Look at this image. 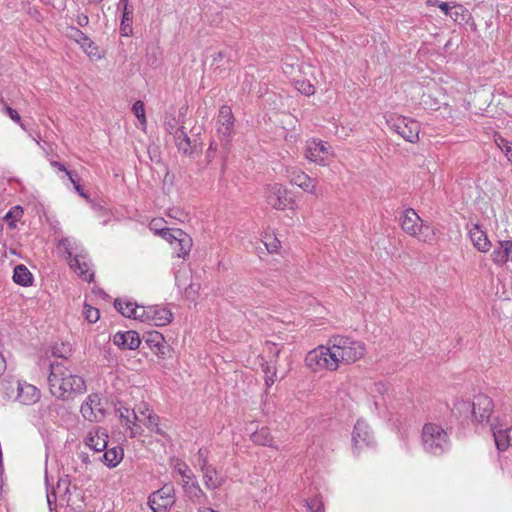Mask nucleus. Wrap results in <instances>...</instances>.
Returning a JSON list of instances; mask_svg holds the SVG:
<instances>
[{"label": "nucleus", "instance_id": "obj_8", "mask_svg": "<svg viewBox=\"0 0 512 512\" xmlns=\"http://www.w3.org/2000/svg\"><path fill=\"white\" fill-rule=\"evenodd\" d=\"M174 503L175 489L172 484H165L153 492L148 499V504L153 512H169Z\"/></svg>", "mask_w": 512, "mask_h": 512}, {"label": "nucleus", "instance_id": "obj_15", "mask_svg": "<svg viewBox=\"0 0 512 512\" xmlns=\"http://www.w3.org/2000/svg\"><path fill=\"white\" fill-rule=\"evenodd\" d=\"M146 345L160 358H165L170 348L163 335L158 331H149L144 335Z\"/></svg>", "mask_w": 512, "mask_h": 512}, {"label": "nucleus", "instance_id": "obj_9", "mask_svg": "<svg viewBox=\"0 0 512 512\" xmlns=\"http://www.w3.org/2000/svg\"><path fill=\"white\" fill-rule=\"evenodd\" d=\"M352 445L354 454H359L363 447H373L375 445L373 432L364 420L359 419L354 425Z\"/></svg>", "mask_w": 512, "mask_h": 512}, {"label": "nucleus", "instance_id": "obj_61", "mask_svg": "<svg viewBox=\"0 0 512 512\" xmlns=\"http://www.w3.org/2000/svg\"><path fill=\"white\" fill-rule=\"evenodd\" d=\"M6 369V361L3 355L0 353V376L4 373Z\"/></svg>", "mask_w": 512, "mask_h": 512}, {"label": "nucleus", "instance_id": "obj_34", "mask_svg": "<svg viewBox=\"0 0 512 512\" xmlns=\"http://www.w3.org/2000/svg\"><path fill=\"white\" fill-rule=\"evenodd\" d=\"M295 88L306 96H311L315 93V87L307 80H297Z\"/></svg>", "mask_w": 512, "mask_h": 512}, {"label": "nucleus", "instance_id": "obj_7", "mask_svg": "<svg viewBox=\"0 0 512 512\" xmlns=\"http://www.w3.org/2000/svg\"><path fill=\"white\" fill-rule=\"evenodd\" d=\"M267 203L276 210L294 209L296 202L289 190L280 183L269 184L265 188Z\"/></svg>", "mask_w": 512, "mask_h": 512}, {"label": "nucleus", "instance_id": "obj_49", "mask_svg": "<svg viewBox=\"0 0 512 512\" xmlns=\"http://www.w3.org/2000/svg\"><path fill=\"white\" fill-rule=\"evenodd\" d=\"M66 175L68 176L70 182L74 186V189L79 193V195L86 198L87 195L84 193L83 188L77 180V174L73 173L72 171H66Z\"/></svg>", "mask_w": 512, "mask_h": 512}, {"label": "nucleus", "instance_id": "obj_16", "mask_svg": "<svg viewBox=\"0 0 512 512\" xmlns=\"http://www.w3.org/2000/svg\"><path fill=\"white\" fill-rule=\"evenodd\" d=\"M474 411L478 413L475 415V422H483L488 420L493 411V401L485 394H478L474 397L472 402Z\"/></svg>", "mask_w": 512, "mask_h": 512}, {"label": "nucleus", "instance_id": "obj_30", "mask_svg": "<svg viewBox=\"0 0 512 512\" xmlns=\"http://www.w3.org/2000/svg\"><path fill=\"white\" fill-rule=\"evenodd\" d=\"M13 281L18 285L28 287L33 284V275L25 265L19 264L14 268Z\"/></svg>", "mask_w": 512, "mask_h": 512}, {"label": "nucleus", "instance_id": "obj_52", "mask_svg": "<svg viewBox=\"0 0 512 512\" xmlns=\"http://www.w3.org/2000/svg\"><path fill=\"white\" fill-rule=\"evenodd\" d=\"M199 288V284L191 283L185 290L186 297L194 299L195 296L198 294Z\"/></svg>", "mask_w": 512, "mask_h": 512}, {"label": "nucleus", "instance_id": "obj_63", "mask_svg": "<svg viewBox=\"0 0 512 512\" xmlns=\"http://www.w3.org/2000/svg\"><path fill=\"white\" fill-rule=\"evenodd\" d=\"M48 504L51 505L52 501H56V494L52 492L51 494H47Z\"/></svg>", "mask_w": 512, "mask_h": 512}, {"label": "nucleus", "instance_id": "obj_48", "mask_svg": "<svg viewBox=\"0 0 512 512\" xmlns=\"http://www.w3.org/2000/svg\"><path fill=\"white\" fill-rule=\"evenodd\" d=\"M207 454H208V451H207V449H204V448H200L197 453V463H198V466L200 467V470L210 466L208 464Z\"/></svg>", "mask_w": 512, "mask_h": 512}, {"label": "nucleus", "instance_id": "obj_42", "mask_svg": "<svg viewBox=\"0 0 512 512\" xmlns=\"http://www.w3.org/2000/svg\"><path fill=\"white\" fill-rule=\"evenodd\" d=\"M501 248L504 254V265L508 262H512V240H501Z\"/></svg>", "mask_w": 512, "mask_h": 512}, {"label": "nucleus", "instance_id": "obj_12", "mask_svg": "<svg viewBox=\"0 0 512 512\" xmlns=\"http://www.w3.org/2000/svg\"><path fill=\"white\" fill-rule=\"evenodd\" d=\"M234 126V116L229 106H222L218 115V129L217 132L228 143L231 139Z\"/></svg>", "mask_w": 512, "mask_h": 512}, {"label": "nucleus", "instance_id": "obj_51", "mask_svg": "<svg viewBox=\"0 0 512 512\" xmlns=\"http://www.w3.org/2000/svg\"><path fill=\"white\" fill-rule=\"evenodd\" d=\"M495 143L504 154H506V150H510V148H512V142L506 140L502 136H497L495 138Z\"/></svg>", "mask_w": 512, "mask_h": 512}, {"label": "nucleus", "instance_id": "obj_40", "mask_svg": "<svg viewBox=\"0 0 512 512\" xmlns=\"http://www.w3.org/2000/svg\"><path fill=\"white\" fill-rule=\"evenodd\" d=\"M119 417L124 425H129L135 420L133 419L132 410L126 407H120L118 409Z\"/></svg>", "mask_w": 512, "mask_h": 512}, {"label": "nucleus", "instance_id": "obj_1", "mask_svg": "<svg viewBox=\"0 0 512 512\" xmlns=\"http://www.w3.org/2000/svg\"><path fill=\"white\" fill-rule=\"evenodd\" d=\"M48 383L51 393L63 400L71 398L74 394L83 393L86 389L83 378L72 374L60 362L50 364Z\"/></svg>", "mask_w": 512, "mask_h": 512}, {"label": "nucleus", "instance_id": "obj_45", "mask_svg": "<svg viewBox=\"0 0 512 512\" xmlns=\"http://www.w3.org/2000/svg\"><path fill=\"white\" fill-rule=\"evenodd\" d=\"M176 229H170V228H160L159 229V235L162 236L165 240H167L171 245L175 240L178 238V235L175 234Z\"/></svg>", "mask_w": 512, "mask_h": 512}, {"label": "nucleus", "instance_id": "obj_26", "mask_svg": "<svg viewBox=\"0 0 512 512\" xmlns=\"http://www.w3.org/2000/svg\"><path fill=\"white\" fill-rule=\"evenodd\" d=\"M103 451L105 452L99 459L109 468L116 467L124 456L123 448L120 446L107 447Z\"/></svg>", "mask_w": 512, "mask_h": 512}, {"label": "nucleus", "instance_id": "obj_36", "mask_svg": "<svg viewBox=\"0 0 512 512\" xmlns=\"http://www.w3.org/2000/svg\"><path fill=\"white\" fill-rule=\"evenodd\" d=\"M83 314L89 323H95L99 320L100 313L97 308H94L88 304L84 305Z\"/></svg>", "mask_w": 512, "mask_h": 512}, {"label": "nucleus", "instance_id": "obj_20", "mask_svg": "<svg viewBox=\"0 0 512 512\" xmlns=\"http://www.w3.org/2000/svg\"><path fill=\"white\" fill-rule=\"evenodd\" d=\"M182 487L185 495L191 502L200 505V507L206 506L208 503V496L197 482H189L188 480H185L184 483H182Z\"/></svg>", "mask_w": 512, "mask_h": 512}, {"label": "nucleus", "instance_id": "obj_32", "mask_svg": "<svg viewBox=\"0 0 512 512\" xmlns=\"http://www.w3.org/2000/svg\"><path fill=\"white\" fill-rule=\"evenodd\" d=\"M251 439L254 443L263 446H273V438L268 428L263 427L260 430L255 431L251 435Z\"/></svg>", "mask_w": 512, "mask_h": 512}, {"label": "nucleus", "instance_id": "obj_5", "mask_svg": "<svg viewBox=\"0 0 512 512\" xmlns=\"http://www.w3.org/2000/svg\"><path fill=\"white\" fill-rule=\"evenodd\" d=\"M332 353L330 344L328 346L321 345L307 353L305 363L313 372L335 371L338 365Z\"/></svg>", "mask_w": 512, "mask_h": 512}, {"label": "nucleus", "instance_id": "obj_38", "mask_svg": "<svg viewBox=\"0 0 512 512\" xmlns=\"http://www.w3.org/2000/svg\"><path fill=\"white\" fill-rule=\"evenodd\" d=\"M132 111L141 123H146L145 108L142 101H136L133 104Z\"/></svg>", "mask_w": 512, "mask_h": 512}, {"label": "nucleus", "instance_id": "obj_46", "mask_svg": "<svg viewBox=\"0 0 512 512\" xmlns=\"http://www.w3.org/2000/svg\"><path fill=\"white\" fill-rule=\"evenodd\" d=\"M264 244L270 253L277 252L280 248V241L276 237L266 236Z\"/></svg>", "mask_w": 512, "mask_h": 512}, {"label": "nucleus", "instance_id": "obj_54", "mask_svg": "<svg viewBox=\"0 0 512 512\" xmlns=\"http://www.w3.org/2000/svg\"><path fill=\"white\" fill-rule=\"evenodd\" d=\"M62 349L63 350H60L59 348H54L53 355L55 357L66 358L67 354L71 352V349L68 347H65L64 345H63Z\"/></svg>", "mask_w": 512, "mask_h": 512}, {"label": "nucleus", "instance_id": "obj_57", "mask_svg": "<svg viewBox=\"0 0 512 512\" xmlns=\"http://www.w3.org/2000/svg\"><path fill=\"white\" fill-rule=\"evenodd\" d=\"M50 164H51L54 168L58 169L59 171L64 172L65 174H66V171H68V170L66 169L65 165H64L63 163H61V162H58V161H51V162H50Z\"/></svg>", "mask_w": 512, "mask_h": 512}, {"label": "nucleus", "instance_id": "obj_29", "mask_svg": "<svg viewBox=\"0 0 512 512\" xmlns=\"http://www.w3.org/2000/svg\"><path fill=\"white\" fill-rule=\"evenodd\" d=\"M174 141L178 150L184 155H192L196 148V141L193 143L185 130H177Z\"/></svg>", "mask_w": 512, "mask_h": 512}, {"label": "nucleus", "instance_id": "obj_4", "mask_svg": "<svg viewBox=\"0 0 512 512\" xmlns=\"http://www.w3.org/2000/svg\"><path fill=\"white\" fill-rule=\"evenodd\" d=\"M421 438L423 449L435 456L442 455L450 447L448 433L435 423H426L423 426Z\"/></svg>", "mask_w": 512, "mask_h": 512}, {"label": "nucleus", "instance_id": "obj_44", "mask_svg": "<svg viewBox=\"0 0 512 512\" xmlns=\"http://www.w3.org/2000/svg\"><path fill=\"white\" fill-rule=\"evenodd\" d=\"M5 111H6L7 115L10 117V119H11V120H13V121H14V122H16L17 124H19V125H20V127H21L23 130L27 131V126H26V124H25L24 122H22V121H21V117H20L19 113H18L15 109H13V108H11V107H9V106H6V107H5Z\"/></svg>", "mask_w": 512, "mask_h": 512}, {"label": "nucleus", "instance_id": "obj_31", "mask_svg": "<svg viewBox=\"0 0 512 512\" xmlns=\"http://www.w3.org/2000/svg\"><path fill=\"white\" fill-rule=\"evenodd\" d=\"M114 307L124 317L134 319L136 311V302L118 298L115 299L114 301Z\"/></svg>", "mask_w": 512, "mask_h": 512}, {"label": "nucleus", "instance_id": "obj_24", "mask_svg": "<svg viewBox=\"0 0 512 512\" xmlns=\"http://www.w3.org/2000/svg\"><path fill=\"white\" fill-rule=\"evenodd\" d=\"M175 234L178 235V238L173 242L172 247L177 257L185 258L191 250L192 238L181 229H176Z\"/></svg>", "mask_w": 512, "mask_h": 512}, {"label": "nucleus", "instance_id": "obj_21", "mask_svg": "<svg viewBox=\"0 0 512 512\" xmlns=\"http://www.w3.org/2000/svg\"><path fill=\"white\" fill-rule=\"evenodd\" d=\"M149 323L155 326H165L173 319V314L165 307L158 305L148 306Z\"/></svg>", "mask_w": 512, "mask_h": 512}, {"label": "nucleus", "instance_id": "obj_62", "mask_svg": "<svg viewBox=\"0 0 512 512\" xmlns=\"http://www.w3.org/2000/svg\"><path fill=\"white\" fill-rule=\"evenodd\" d=\"M147 411H148V408L144 404L143 405V409H142V407H139L138 408V412H136V413H137L138 416L144 418L145 416H147V414H146Z\"/></svg>", "mask_w": 512, "mask_h": 512}, {"label": "nucleus", "instance_id": "obj_39", "mask_svg": "<svg viewBox=\"0 0 512 512\" xmlns=\"http://www.w3.org/2000/svg\"><path fill=\"white\" fill-rule=\"evenodd\" d=\"M120 33L124 37L132 34V17L122 16Z\"/></svg>", "mask_w": 512, "mask_h": 512}, {"label": "nucleus", "instance_id": "obj_28", "mask_svg": "<svg viewBox=\"0 0 512 512\" xmlns=\"http://www.w3.org/2000/svg\"><path fill=\"white\" fill-rule=\"evenodd\" d=\"M68 36L79 43L89 55L95 54L94 50L97 51L94 42L78 28L70 27Z\"/></svg>", "mask_w": 512, "mask_h": 512}, {"label": "nucleus", "instance_id": "obj_47", "mask_svg": "<svg viewBox=\"0 0 512 512\" xmlns=\"http://www.w3.org/2000/svg\"><path fill=\"white\" fill-rule=\"evenodd\" d=\"M165 129L167 132L174 135L175 138L177 130H184V127L178 125L176 118H170L165 122Z\"/></svg>", "mask_w": 512, "mask_h": 512}, {"label": "nucleus", "instance_id": "obj_19", "mask_svg": "<svg viewBox=\"0 0 512 512\" xmlns=\"http://www.w3.org/2000/svg\"><path fill=\"white\" fill-rule=\"evenodd\" d=\"M40 396V390L36 386L28 384L26 382L17 383L16 400L19 401L20 403L24 405H32L40 399Z\"/></svg>", "mask_w": 512, "mask_h": 512}, {"label": "nucleus", "instance_id": "obj_3", "mask_svg": "<svg viewBox=\"0 0 512 512\" xmlns=\"http://www.w3.org/2000/svg\"><path fill=\"white\" fill-rule=\"evenodd\" d=\"M59 247H62L67 255L69 266L84 281L91 283L94 280V272L91 270L90 262L86 260V254L83 249L79 252V244L73 238H64L59 241Z\"/></svg>", "mask_w": 512, "mask_h": 512}, {"label": "nucleus", "instance_id": "obj_58", "mask_svg": "<svg viewBox=\"0 0 512 512\" xmlns=\"http://www.w3.org/2000/svg\"><path fill=\"white\" fill-rule=\"evenodd\" d=\"M439 8L441 9V11H443L445 13V15H449L450 16V13H451V8L449 6V3L447 2H441L439 4Z\"/></svg>", "mask_w": 512, "mask_h": 512}, {"label": "nucleus", "instance_id": "obj_64", "mask_svg": "<svg viewBox=\"0 0 512 512\" xmlns=\"http://www.w3.org/2000/svg\"><path fill=\"white\" fill-rule=\"evenodd\" d=\"M505 156L507 157L508 161L512 165V148H510V150H506Z\"/></svg>", "mask_w": 512, "mask_h": 512}, {"label": "nucleus", "instance_id": "obj_50", "mask_svg": "<svg viewBox=\"0 0 512 512\" xmlns=\"http://www.w3.org/2000/svg\"><path fill=\"white\" fill-rule=\"evenodd\" d=\"M307 508L310 512H324L323 503L318 498L307 501Z\"/></svg>", "mask_w": 512, "mask_h": 512}, {"label": "nucleus", "instance_id": "obj_60", "mask_svg": "<svg viewBox=\"0 0 512 512\" xmlns=\"http://www.w3.org/2000/svg\"><path fill=\"white\" fill-rule=\"evenodd\" d=\"M162 219H154L151 224H150V228L151 229H154L158 234H159V229L157 227H159V224L161 223Z\"/></svg>", "mask_w": 512, "mask_h": 512}, {"label": "nucleus", "instance_id": "obj_27", "mask_svg": "<svg viewBox=\"0 0 512 512\" xmlns=\"http://www.w3.org/2000/svg\"><path fill=\"white\" fill-rule=\"evenodd\" d=\"M203 474L204 485L209 490H216L220 488L224 480L219 476L218 471L212 465L201 469Z\"/></svg>", "mask_w": 512, "mask_h": 512}, {"label": "nucleus", "instance_id": "obj_25", "mask_svg": "<svg viewBox=\"0 0 512 512\" xmlns=\"http://www.w3.org/2000/svg\"><path fill=\"white\" fill-rule=\"evenodd\" d=\"M495 445L499 451L512 447V427L509 429L492 428Z\"/></svg>", "mask_w": 512, "mask_h": 512}, {"label": "nucleus", "instance_id": "obj_53", "mask_svg": "<svg viewBox=\"0 0 512 512\" xmlns=\"http://www.w3.org/2000/svg\"><path fill=\"white\" fill-rule=\"evenodd\" d=\"M136 422H137V421L132 422V423H131V424H132V426H131L130 424H129V425H127V426L129 427V429H130V437H131V438H135V437H137V436H138V435H140V434H141V432H142L141 426H140V425H137V424H136Z\"/></svg>", "mask_w": 512, "mask_h": 512}, {"label": "nucleus", "instance_id": "obj_6", "mask_svg": "<svg viewBox=\"0 0 512 512\" xmlns=\"http://www.w3.org/2000/svg\"><path fill=\"white\" fill-rule=\"evenodd\" d=\"M388 127L404 140L416 143L419 140L420 123L412 118L390 115L386 118Z\"/></svg>", "mask_w": 512, "mask_h": 512}, {"label": "nucleus", "instance_id": "obj_14", "mask_svg": "<svg viewBox=\"0 0 512 512\" xmlns=\"http://www.w3.org/2000/svg\"><path fill=\"white\" fill-rule=\"evenodd\" d=\"M401 227L409 235L418 236L424 228L422 220L414 209L409 208L404 211L401 218ZM428 229V226H425Z\"/></svg>", "mask_w": 512, "mask_h": 512}, {"label": "nucleus", "instance_id": "obj_35", "mask_svg": "<svg viewBox=\"0 0 512 512\" xmlns=\"http://www.w3.org/2000/svg\"><path fill=\"white\" fill-rule=\"evenodd\" d=\"M22 215L23 209L19 206H16L14 210H11L6 214L5 219L11 228H15V223L22 217Z\"/></svg>", "mask_w": 512, "mask_h": 512}, {"label": "nucleus", "instance_id": "obj_43", "mask_svg": "<svg viewBox=\"0 0 512 512\" xmlns=\"http://www.w3.org/2000/svg\"><path fill=\"white\" fill-rule=\"evenodd\" d=\"M176 470L183 478V482L185 480H188L189 482H191L192 478L194 477L193 473L191 472V470L188 468V466L185 463H178L176 465Z\"/></svg>", "mask_w": 512, "mask_h": 512}, {"label": "nucleus", "instance_id": "obj_10", "mask_svg": "<svg viewBox=\"0 0 512 512\" xmlns=\"http://www.w3.org/2000/svg\"><path fill=\"white\" fill-rule=\"evenodd\" d=\"M82 416L90 422H100L105 417L103 402L98 394H91L81 405Z\"/></svg>", "mask_w": 512, "mask_h": 512}, {"label": "nucleus", "instance_id": "obj_59", "mask_svg": "<svg viewBox=\"0 0 512 512\" xmlns=\"http://www.w3.org/2000/svg\"><path fill=\"white\" fill-rule=\"evenodd\" d=\"M133 9L129 6V4H123V14L122 16L132 17Z\"/></svg>", "mask_w": 512, "mask_h": 512}, {"label": "nucleus", "instance_id": "obj_37", "mask_svg": "<svg viewBox=\"0 0 512 512\" xmlns=\"http://www.w3.org/2000/svg\"><path fill=\"white\" fill-rule=\"evenodd\" d=\"M491 260L497 266H504V254L503 249L501 248V241H498L497 246L494 248L491 254Z\"/></svg>", "mask_w": 512, "mask_h": 512}, {"label": "nucleus", "instance_id": "obj_23", "mask_svg": "<svg viewBox=\"0 0 512 512\" xmlns=\"http://www.w3.org/2000/svg\"><path fill=\"white\" fill-rule=\"evenodd\" d=\"M455 417L461 419L462 422L475 421L474 417L478 413L474 411L472 402L467 400H457L452 408Z\"/></svg>", "mask_w": 512, "mask_h": 512}, {"label": "nucleus", "instance_id": "obj_33", "mask_svg": "<svg viewBox=\"0 0 512 512\" xmlns=\"http://www.w3.org/2000/svg\"><path fill=\"white\" fill-rule=\"evenodd\" d=\"M133 419L142 423L145 427L152 430L159 423V416L149 412L144 418L137 415L135 410H132Z\"/></svg>", "mask_w": 512, "mask_h": 512}, {"label": "nucleus", "instance_id": "obj_41", "mask_svg": "<svg viewBox=\"0 0 512 512\" xmlns=\"http://www.w3.org/2000/svg\"><path fill=\"white\" fill-rule=\"evenodd\" d=\"M134 319L139 320L141 322L149 323L148 306H139L136 303V311H135Z\"/></svg>", "mask_w": 512, "mask_h": 512}, {"label": "nucleus", "instance_id": "obj_13", "mask_svg": "<svg viewBox=\"0 0 512 512\" xmlns=\"http://www.w3.org/2000/svg\"><path fill=\"white\" fill-rule=\"evenodd\" d=\"M287 176L292 184L300 187L303 191L316 194L317 181L308 174L299 169L291 168L287 170Z\"/></svg>", "mask_w": 512, "mask_h": 512}, {"label": "nucleus", "instance_id": "obj_2", "mask_svg": "<svg viewBox=\"0 0 512 512\" xmlns=\"http://www.w3.org/2000/svg\"><path fill=\"white\" fill-rule=\"evenodd\" d=\"M328 344L331 346L332 355L338 366L354 363L361 359L366 352L364 343L346 336H332Z\"/></svg>", "mask_w": 512, "mask_h": 512}, {"label": "nucleus", "instance_id": "obj_22", "mask_svg": "<svg viewBox=\"0 0 512 512\" xmlns=\"http://www.w3.org/2000/svg\"><path fill=\"white\" fill-rule=\"evenodd\" d=\"M469 237L473 246L480 252H488L491 248V242L478 224H473L469 230Z\"/></svg>", "mask_w": 512, "mask_h": 512}, {"label": "nucleus", "instance_id": "obj_18", "mask_svg": "<svg viewBox=\"0 0 512 512\" xmlns=\"http://www.w3.org/2000/svg\"><path fill=\"white\" fill-rule=\"evenodd\" d=\"M113 343L122 350H135L141 344V339L138 332L134 330L119 331L113 336Z\"/></svg>", "mask_w": 512, "mask_h": 512}, {"label": "nucleus", "instance_id": "obj_11", "mask_svg": "<svg viewBox=\"0 0 512 512\" xmlns=\"http://www.w3.org/2000/svg\"><path fill=\"white\" fill-rule=\"evenodd\" d=\"M328 155L329 146L327 142L317 141L315 139L307 141L305 157L310 162L325 166Z\"/></svg>", "mask_w": 512, "mask_h": 512}, {"label": "nucleus", "instance_id": "obj_17", "mask_svg": "<svg viewBox=\"0 0 512 512\" xmlns=\"http://www.w3.org/2000/svg\"><path fill=\"white\" fill-rule=\"evenodd\" d=\"M84 443L95 452H101L107 448L108 434L103 428H96L87 433Z\"/></svg>", "mask_w": 512, "mask_h": 512}, {"label": "nucleus", "instance_id": "obj_55", "mask_svg": "<svg viewBox=\"0 0 512 512\" xmlns=\"http://www.w3.org/2000/svg\"><path fill=\"white\" fill-rule=\"evenodd\" d=\"M89 23V18L85 14H80L77 16V24L81 27L87 26Z\"/></svg>", "mask_w": 512, "mask_h": 512}, {"label": "nucleus", "instance_id": "obj_56", "mask_svg": "<svg viewBox=\"0 0 512 512\" xmlns=\"http://www.w3.org/2000/svg\"><path fill=\"white\" fill-rule=\"evenodd\" d=\"M453 8L455 9V11H451L450 17L456 20L459 14H463V7L459 5L454 6Z\"/></svg>", "mask_w": 512, "mask_h": 512}]
</instances>
